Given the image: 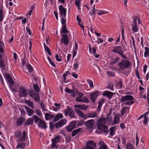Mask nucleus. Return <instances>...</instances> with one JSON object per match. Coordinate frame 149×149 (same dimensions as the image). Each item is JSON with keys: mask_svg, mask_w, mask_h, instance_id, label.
Listing matches in <instances>:
<instances>
[{"mask_svg": "<svg viewBox=\"0 0 149 149\" xmlns=\"http://www.w3.org/2000/svg\"><path fill=\"white\" fill-rule=\"evenodd\" d=\"M134 97L131 95H125L123 96L120 99V101L121 102H127L124 103L125 105H131L134 103L133 101Z\"/></svg>", "mask_w": 149, "mask_h": 149, "instance_id": "f257e3e1", "label": "nucleus"}, {"mask_svg": "<svg viewBox=\"0 0 149 149\" xmlns=\"http://www.w3.org/2000/svg\"><path fill=\"white\" fill-rule=\"evenodd\" d=\"M118 65L120 70H123L129 67L130 62L128 60L123 59L118 63Z\"/></svg>", "mask_w": 149, "mask_h": 149, "instance_id": "f03ea898", "label": "nucleus"}, {"mask_svg": "<svg viewBox=\"0 0 149 149\" xmlns=\"http://www.w3.org/2000/svg\"><path fill=\"white\" fill-rule=\"evenodd\" d=\"M113 48L112 50L113 52L118 54L123 58H127V57L123 54L124 52L121 50V46H114L113 47Z\"/></svg>", "mask_w": 149, "mask_h": 149, "instance_id": "7ed1b4c3", "label": "nucleus"}, {"mask_svg": "<svg viewBox=\"0 0 149 149\" xmlns=\"http://www.w3.org/2000/svg\"><path fill=\"white\" fill-rule=\"evenodd\" d=\"M28 93V89L23 87H20L18 91V94L20 97H25Z\"/></svg>", "mask_w": 149, "mask_h": 149, "instance_id": "20e7f679", "label": "nucleus"}, {"mask_svg": "<svg viewBox=\"0 0 149 149\" xmlns=\"http://www.w3.org/2000/svg\"><path fill=\"white\" fill-rule=\"evenodd\" d=\"M29 95L33 99L35 102L39 103L40 100V97L38 93H36L33 91L31 90L29 91Z\"/></svg>", "mask_w": 149, "mask_h": 149, "instance_id": "39448f33", "label": "nucleus"}, {"mask_svg": "<svg viewBox=\"0 0 149 149\" xmlns=\"http://www.w3.org/2000/svg\"><path fill=\"white\" fill-rule=\"evenodd\" d=\"M96 146V143L93 141L89 140L86 143V146L84 149H94Z\"/></svg>", "mask_w": 149, "mask_h": 149, "instance_id": "423d86ee", "label": "nucleus"}, {"mask_svg": "<svg viewBox=\"0 0 149 149\" xmlns=\"http://www.w3.org/2000/svg\"><path fill=\"white\" fill-rule=\"evenodd\" d=\"M61 137L59 136H57L52 140V144L51 147L52 148H54L56 147V145L59 142Z\"/></svg>", "mask_w": 149, "mask_h": 149, "instance_id": "0eeeda50", "label": "nucleus"}, {"mask_svg": "<svg viewBox=\"0 0 149 149\" xmlns=\"http://www.w3.org/2000/svg\"><path fill=\"white\" fill-rule=\"evenodd\" d=\"M95 121L93 119L88 120L85 122L86 126L89 129H93L95 126Z\"/></svg>", "mask_w": 149, "mask_h": 149, "instance_id": "6e6552de", "label": "nucleus"}, {"mask_svg": "<svg viewBox=\"0 0 149 149\" xmlns=\"http://www.w3.org/2000/svg\"><path fill=\"white\" fill-rule=\"evenodd\" d=\"M60 14L62 17H65L66 16L67 9L64 8L62 5H60L58 7Z\"/></svg>", "mask_w": 149, "mask_h": 149, "instance_id": "1a4fd4ad", "label": "nucleus"}, {"mask_svg": "<svg viewBox=\"0 0 149 149\" xmlns=\"http://www.w3.org/2000/svg\"><path fill=\"white\" fill-rule=\"evenodd\" d=\"M74 111L78 116L84 119H86L87 117L86 115L84 114L80 110L77 109H75Z\"/></svg>", "mask_w": 149, "mask_h": 149, "instance_id": "9d476101", "label": "nucleus"}, {"mask_svg": "<svg viewBox=\"0 0 149 149\" xmlns=\"http://www.w3.org/2000/svg\"><path fill=\"white\" fill-rule=\"evenodd\" d=\"M99 94L98 91H95L90 95L91 100L94 103L97 97Z\"/></svg>", "mask_w": 149, "mask_h": 149, "instance_id": "9b49d317", "label": "nucleus"}, {"mask_svg": "<svg viewBox=\"0 0 149 149\" xmlns=\"http://www.w3.org/2000/svg\"><path fill=\"white\" fill-rule=\"evenodd\" d=\"M98 127H99L104 125V124L107 123L105 118H100L97 122Z\"/></svg>", "mask_w": 149, "mask_h": 149, "instance_id": "f8f14e48", "label": "nucleus"}, {"mask_svg": "<svg viewBox=\"0 0 149 149\" xmlns=\"http://www.w3.org/2000/svg\"><path fill=\"white\" fill-rule=\"evenodd\" d=\"M76 123L75 121H73L70 123L67 128L68 131L71 132L76 127Z\"/></svg>", "mask_w": 149, "mask_h": 149, "instance_id": "ddd939ff", "label": "nucleus"}, {"mask_svg": "<svg viewBox=\"0 0 149 149\" xmlns=\"http://www.w3.org/2000/svg\"><path fill=\"white\" fill-rule=\"evenodd\" d=\"M61 42L63 43L65 45H68L69 41L67 35L65 34H62L61 35Z\"/></svg>", "mask_w": 149, "mask_h": 149, "instance_id": "4468645a", "label": "nucleus"}, {"mask_svg": "<svg viewBox=\"0 0 149 149\" xmlns=\"http://www.w3.org/2000/svg\"><path fill=\"white\" fill-rule=\"evenodd\" d=\"M38 126L41 129H45L47 128V126L45 121L42 120H40L38 124Z\"/></svg>", "mask_w": 149, "mask_h": 149, "instance_id": "2eb2a0df", "label": "nucleus"}, {"mask_svg": "<svg viewBox=\"0 0 149 149\" xmlns=\"http://www.w3.org/2000/svg\"><path fill=\"white\" fill-rule=\"evenodd\" d=\"M25 146L26 144L24 142L18 141L16 146L17 148H20L22 149H23L25 148Z\"/></svg>", "mask_w": 149, "mask_h": 149, "instance_id": "dca6fc26", "label": "nucleus"}, {"mask_svg": "<svg viewBox=\"0 0 149 149\" xmlns=\"http://www.w3.org/2000/svg\"><path fill=\"white\" fill-rule=\"evenodd\" d=\"M102 95L103 96L107 97L111 99L112 97L113 93L111 92L107 91L103 92Z\"/></svg>", "mask_w": 149, "mask_h": 149, "instance_id": "f3484780", "label": "nucleus"}, {"mask_svg": "<svg viewBox=\"0 0 149 149\" xmlns=\"http://www.w3.org/2000/svg\"><path fill=\"white\" fill-rule=\"evenodd\" d=\"M98 145L99 146L98 149H108L107 146L103 141H100Z\"/></svg>", "mask_w": 149, "mask_h": 149, "instance_id": "a211bd4d", "label": "nucleus"}, {"mask_svg": "<svg viewBox=\"0 0 149 149\" xmlns=\"http://www.w3.org/2000/svg\"><path fill=\"white\" fill-rule=\"evenodd\" d=\"M80 62H79L78 60L75 59L74 61V63L73 65V68L74 70H77L79 68V66L80 65Z\"/></svg>", "mask_w": 149, "mask_h": 149, "instance_id": "6ab92c4d", "label": "nucleus"}, {"mask_svg": "<svg viewBox=\"0 0 149 149\" xmlns=\"http://www.w3.org/2000/svg\"><path fill=\"white\" fill-rule=\"evenodd\" d=\"M25 109L29 116H31L34 113V111L27 106L25 107Z\"/></svg>", "mask_w": 149, "mask_h": 149, "instance_id": "aec40b11", "label": "nucleus"}, {"mask_svg": "<svg viewBox=\"0 0 149 149\" xmlns=\"http://www.w3.org/2000/svg\"><path fill=\"white\" fill-rule=\"evenodd\" d=\"M129 107H123L121 111V115L123 116L127 112L128 113L129 111Z\"/></svg>", "mask_w": 149, "mask_h": 149, "instance_id": "412c9836", "label": "nucleus"}, {"mask_svg": "<svg viewBox=\"0 0 149 149\" xmlns=\"http://www.w3.org/2000/svg\"><path fill=\"white\" fill-rule=\"evenodd\" d=\"M23 69L25 70V69L28 70V71L30 73L31 72L33 71V69L30 64L26 65H24V66H23Z\"/></svg>", "mask_w": 149, "mask_h": 149, "instance_id": "4be33fe9", "label": "nucleus"}, {"mask_svg": "<svg viewBox=\"0 0 149 149\" xmlns=\"http://www.w3.org/2000/svg\"><path fill=\"white\" fill-rule=\"evenodd\" d=\"M26 133L25 131H23L22 134L19 138V141L24 142L26 139Z\"/></svg>", "mask_w": 149, "mask_h": 149, "instance_id": "5701e85b", "label": "nucleus"}, {"mask_svg": "<svg viewBox=\"0 0 149 149\" xmlns=\"http://www.w3.org/2000/svg\"><path fill=\"white\" fill-rule=\"evenodd\" d=\"M25 119L23 117H20L18 118L16 121V125L17 126L20 125L24 121Z\"/></svg>", "mask_w": 149, "mask_h": 149, "instance_id": "b1692460", "label": "nucleus"}, {"mask_svg": "<svg viewBox=\"0 0 149 149\" xmlns=\"http://www.w3.org/2000/svg\"><path fill=\"white\" fill-rule=\"evenodd\" d=\"M97 116V114L94 111H92L91 113H89L87 114V118H94L96 117Z\"/></svg>", "mask_w": 149, "mask_h": 149, "instance_id": "393cba45", "label": "nucleus"}, {"mask_svg": "<svg viewBox=\"0 0 149 149\" xmlns=\"http://www.w3.org/2000/svg\"><path fill=\"white\" fill-rule=\"evenodd\" d=\"M65 91L68 93H70L71 95L73 97L74 96L76 95L74 91L70 90L67 88H65Z\"/></svg>", "mask_w": 149, "mask_h": 149, "instance_id": "a878e982", "label": "nucleus"}, {"mask_svg": "<svg viewBox=\"0 0 149 149\" xmlns=\"http://www.w3.org/2000/svg\"><path fill=\"white\" fill-rule=\"evenodd\" d=\"M63 116L62 114L61 113H58L54 117L53 121L56 122L58 120L62 118Z\"/></svg>", "mask_w": 149, "mask_h": 149, "instance_id": "bb28decb", "label": "nucleus"}, {"mask_svg": "<svg viewBox=\"0 0 149 149\" xmlns=\"http://www.w3.org/2000/svg\"><path fill=\"white\" fill-rule=\"evenodd\" d=\"M132 31L133 33L137 32L139 29L138 27L137 26V24H132Z\"/></svg>", "mask_w": 149, "mask_h": 149, "instance_id": "cd10ccee", "label": "nucleus"}, {"mask_svg": "<svg viewBox=\"0 0 149 149\" xmlns=\"http://www.w3.org/2000/svg\"><path fill=\"white\" fill-rule=\"evenodd\" d=\"M104 100H102L98 102V106L97 108V110L99 112L101 110V108L104 103Z\"/></svg>", "mask_w": 149, "mask_h": 149, "instance_id": "c85d7f7f", "label": "nucleus"}, {"mask_svg": "<svg viewBox=\"0 0 149 149\" xmlns=\"http://www.w3.org/2000/svg\"><path fill=\"white\" fill-rule=\"evenodd\" d=\"M104 100H102L98 102V106L97 108V110L99 112L101 110V108L104 103Z\"/></svg>", "mask_w": 149, "mask_h": 149, "instance_id": "c756f323", "label": "nucleus"}, {"mask_svg": "<svg viewBox=\"0 0 149 149\" xmlns=\"http://www.w3.org/2000/svg\"><path fill=\"white\" fill-rule=\"evenodd\" d=\"M120 118L118 115H115L113 120V123L114 124H116L119 122Z\"/></svg>", "mask_w": 149, "mask_h": 149, "instance_id": "7c9ffc66", "label": "nucleus"}, {"mask_svg": "<svg viewBox=\"0 0 149 149\" xmlns=\"http://www.w3.org/2000/svg\"><path fill=\"white\" fill-rule=\"evenodd\" d=\"M33 123V118H29L26 121L25 125H31Z\"/></svg>", "mask_w": 149, "mask_h": 149, "instance_id": "2f4dec72", "label": "nucleus"}, {"mask_svg": "<svg viewBox=\"0 0 149 149\" xmlns=\"http://www.w3.org/2000/svg\"><path fill=\"white\" fill-rule=\"evenodd\" d=\"M4 14L3 11V7L1 6L0 9V22L3 20Z\"/></svg>", "mask_w": 149, "mask_h": 149, "instance_id": "473e14b6", "label": "nucleus"}, {"mask_svg": "<svg viewBox=\"0 0 149 149\" xmlns=\"http://www.w3.org/2000/svg\"><path fill=\"white\" fill-rule=\"evenodd\" d=\"M98 128L100 129L102 128V130L104 132H108V127L107 126L105 125H102V126L99 127Z\"/></svg>", "mask_w": 149, "mask_h": 149, "instance_id": "72a5a7b5", "label": "nucleus"}, {"mask_svg": "<svg viewBox=\"0 0 149 149\" xmlns=\"http://www.w3.org/2000/svg\"><path fill=\"white\" fill-rule=\"evenodd\" d=\"M120 60V58L118 57H115L112 61L110 62V64L111 65H113L116 63L118 61Z\"/></svg>", "mask_w": 149, "mask_h": 149, "instance_id": "f704fd0d", "label": "nucleus"}, {"mask_svg": "<svg viewBox=\"0 0 149 149\" xmlns=\"http://www.w3.org/2000/svg\"><path fill=\"white\" fill-rule=\"evenodd\" d=\"M54 116L53 115H50L48 113H46L45 114V118L47 120H48L50 119L53 118Z\"/></svg>", "mask_w": 149, "mask_h": 149, "instance_id": "c9c22d12", "label": "nucleus"}, {"mask_svg": "<svg viewBox=\"0 0 149 149\" xmlns=\"http://www.w3.org/2000/svg\"><path fill=\"white\" fill-rule=\"evenodd\" d=\"M69 32V31L66 28V26H62L61 30V33H68Z\"/></svg>", "mask_w": 149, "mask_h": 149, "instance_id": "e433bc0d", "label": "nucleus"}, {"mask_svg": "<svg viewBox=\"0 0 149 149\" xmlns=\"http://www.w3.org/2000/svg\"><path fill=\"white\" fill-rule=\"evenodd\" d=\"M145 51L144 53V56L147 57L149 56V48L145 47Z\"/></svg>", "mask_w": 149, "mask_h": 149, "instance_id": "4c0bfd02", "label": "nucleus"}, {"mask_svg": "<svg viewBox=\"0 0 149 149\" xmlns=\"http://www.w3.org/2000/svg\"><path fill=\"white\" fill-rule=\"evenodd\" d=\"M71 109H70L69 107H68L67 109H65L64 111V115L66 116H68L69 113H70V112L71 110Z\"/></svg>", "mask_w": 149, "mask_h": 149, "instance_id": "58836bf2", "label": "nucleus"}, {"mask_svg": "<svg viewBox=\"0 0 149 149\" xmlns=\"http://www.w3.org/2000/svg\"><path fill=\"white\" fill-rule=\"evenodd\" d=\"M106 122L107 124H108L112 121V117L110 116H108L106 118H105Z\"/></svg>", "mask_w": 149, "mask_h": 149, "instance_id": "ea45409f", "label": "nucleus"}, {"mask_svg": "<svg viewBox=\"0 0 149 149\" xmlns=\"http://www.w3.org/2000/svg\"><path fill=\"white\" fill-rule=\"evenodd\" d=\"M44 45L45 52H47L49 55H51V53L50 52V51L48 47L47 46H46V44L45 43H44Z\"/></svg>", "mask_w": 149, "mask_h": 149, "instance_id": "a19ab883", "label": "nucleus"}, {"mask_svg": "<svg viewBox=\"0 0 149 149\" xmlns=\"http://www.w3.org/2000/svg\"><path fill=\"white\" fill-rule=\"evenodd\" d=\"M75 3L77 6V8L79 10H81L80 6L81 5V1L80 0H75Z\"/></svg>", "mask_w": 149, "mask_h": 149, "instance_id": "79ce46f5", "label": "nucleus"}, {"mask_svg": "<svg viewBox=\"0 0 149 149\" xmlns=\"http://www.w3.org/2000/svg\"><path fill=\"white\" fill-rule=\"evenodd\" d=\"M33 117L35 123H37L38 121L40 122V120H42L40 118L36 115H33Z\"/></svg>", "mask_w": 149, "mask_h": 149, "instance_id": "37998d69", "label": "nucleus"}, {"mask_svg": "<svg viewBox=\"0 0 149 149\" xmlns=\"http://www.w3.org/2000/svg\"><path fill=\"white\" fill-rule=\"evenodd\" d=\"M81 130L80 128H78L77 130H74L72 132V136H75L77 133Z\"/></svg>", "mask_w": 149, "mask_h": 149, "instance_id": "c03bdc74", "label": "nucleus"}, {"mask_svg": "<svg viewBox=\"0 0 149 149\" xmlns=\"http://www.w3.org/2000/svg\"><path fill=\"white\" fill-rule=\"evenodd\" d=\"M108 12L104 10H100L99 11V12L97 13V14L99 15H104L105 14H107L109 13Z\"/></svg>", "mask_w": 149, "mask_h": 149, "instance_id": "a18cd8bd", "label": "nucleus"}, {"mask_svg": "<svg viewBox=\"0 0 149 149\" xmlns=\"http://www.w3.org/2000/svg\"><path fill=\"white\" fill-rule=\"evenodd\" d=\"M81 102L88 103L89 101L86 97L84 96L82 97Z\"/></svg>", "mask_w": 149, "mask_h": 149, "instance_id": "49530a36", "label": "nucleus"}, {"mask_svg": "<svg viewBox=\"0 0 149 149\" xmlns=\"http://www.w3.org/2000/svg\"><path fill=\"white\" fill-rule=\"evenodd\" d=\"M64 17H62L61 20V22L62 25V26H66V20L64 18Z\"/></svg>", "mask_w": 149, "mask_h": 149, "instance_id": "de8ad7c7", "label": "nucleus"}, {"mask_svg": "<svg viewBox=\"0 0 149 149\" xmlns=\"http://www.w3.org/2000/svg\"><path fill=\"white\" fill-rule=\"evenodd\" d=\"M33 87L35 91L37 92H39L40 89L37 84L33 85Z\"/></svg>", "mask_w": 149, "mask_h": 149, "instance_id": "09e8293b", "label": "nucleus"}, {"mask_svg": "<svg viewBox=\"0 0 149 149\" xmlns=\"http://www.w3.org/2000/svg\"><path fill=\"white\" fill-rule=\"evenodd\" d=\"M70 113H69L68 116H69L70 118H75V117L74 116V111L71 110L70 111Z\"/></svg>", "mask_w": 149, "mask_h": 149, "instance_id": "8fccbe9b", "label": "nucleus"}, {"mask_svg": "<svg viewBox=\"0 0 149 149\" xmlns=\"http://www.w3.org/2000/svg\"><path fill=\"white\" fill-rule=\"evenodd\" d=\"M55 126L56 127V128L57 129L58 128H60L62 127L63 126V125H62L60 123V121H59L55 123Z\"/></svg>", "mask_w": 149, "mask_h": 149, "instance_id": "3c124183", "label": "nucleus"}, {"mask_svg": "<svg viewBox=\"0 0 149 149\" xmlns=\"http://www.w3.org/2000/svg\"><path fill=\"white\" fill-rule=\"evenodd\" d=\"M27 103L28 106L32 108H34V104L33 102L27 101L26 102Z\"/></svg>", "mask_w": 149, "mask_h": 149, "instance_id": "603ef678", "label": "nucleus"}, {"mask_svg": "<svg viewBox=\"0 0 149 149\" xmlns=\"http://www.w3.org/2000/svg\"><path fill=\"white\" fill-rule=\"evenodd\" d=\"M88 84L89 85L90 87H93V83L92 81L90 79H88L87 80Z\"/></svg>", "mask_w": 149, "mask_h": 149, "instance_id": "864d4df0", "label": "nucleus"}, {"mask_svg": "<svg viewBox=\"0 0 149 149\" xmlns=\"http://www.w3.org/2000/svg\"><path fill=\"white\" fill-rule=\"evenodd\" d=\"M115 128L113 127H112L110 129V134L111 136L114 135V131Z\"/></svg>", "mask_w": 149, "mask_h": 149, "instance_id": "5fc2aeb1", "label": "nucleus"}, {"mask_svg": "<svg viewBox=\"0 0 149 149\" xmlns=\"http://www.w3.org/2000/svg\"><path fill=\"white\" fill-rule=\"evenodd\" d=\"M35 111L36 114L39 117H41L42 116V115L41 111L37 109H36Z\"/></svg>", "mask_w": 149, "mask_h": 149, "instance_id": "6e6d98bb", "label": "nucleus"}, {"mask_svg": "<svg viewBox=\"0 0 149 149\" xmlns=\"http://www.w3.org/2000/svg\"><path fill=\"white\" fill-rule=\"evenodd\" d=\"M88 107L87 106L84 105H81L80 109L86 111Z\"/></svg>", "mask_w": 149, "mask_h": 149, "instance_id": "4d7b16f0", "label": "nucleus"}, {"mask_svg": "<svg viewBox=\"0 0 149 149\" xmlns=\"http://www.w3.org/2000/svg\"><path fill=\"white\" fill-rule=\"evenodd\" d=\"M0 66L2 68L5 69V68L4 64L2 60H1L0 61Z\"/></svg>", "mask_w": 149, "mask_h": 149, "instance_id": "13d9d810", "label": "nucleus"}, {"mask_svg": "<svg viewBox=\"0 0 149 149\" xmlns=\"http://www.w3.org/2000/svg\"><path fill=\"white\" fill-rule=\"evenodd\" d=\"M59 121L63 126L66 123V120L65 119L61 120Z\"/></svg>", "mask_w": 149, "mask_h": 149, "instance_id": "bf43d9fd", "label": "nucleus"}, {"mask_svg": "<svg viewBox=\"0 0 149 149\" xmlns=\"http://www.w3.org/2000/svg\"><path fill=\"white\" fill-rule=\"evenodd\" d=\"M40 106H41V108L42 109V111H46V110H45V105L43 104L42 103H41L40 104Z\"/></svg>", "mask_w": 149, "mask_h": 149, "instance_id": "052dcab7", "label": "nucleus"}, {"mask_svg": "<svg viewBox=\"0 0 149 149\" xmlns=\"http://www.w3.org/2000/svg\"><path fill=\"white\" fill-rule=\"evenodd\" d=\"M114 72H113L108 71L107 74L108 75L110 76H114Z\"/></svg>", "mask_w": 149, "mask_h": 149, "instance_id": "680f3d73", "label": "nucleus"}, {"mask_svg": "<svg viewBox=\"0 0 149 149\" xmlns=\"http://www.w3.org/2000/svg\"><path fill=\"white\" fill-rule=\"evenodd\" d=\"M144 118V119L143 121V123L145 125H146L147 123H148V118L146 117H145V118Z\"/></svg>", "mask_w": 149, "mask_h": 149, "instance_id": "e2e57ef3", "label": "nucleus"}, {"mask_svg": "<svg viewBox=\"0 0 149 149\" xmlns=\"http://www.w3.org/2000/svg\"><path fill=\"white\" fill-rule=\"evenodd\" d=\"M55 58L56 59V60L58 62H60L61 61V59L60 58H61V56H60V57H59V56L57 54H56L55 56Z\"/></svg>", "mask_w": 149, "mask_h": 149, "instance_id": "0e129e2a", "label": "nucleus"}, {"mask_svg": "<svg viewBox=\"0 0 149 149\" xmlns=\"http://www.w3.org/2000/svg\"><path fill=\"white\" fill-rule=\"evenodd\" d=\"M15 135L17 137L19 138L21 135V132H16Z\"/></svg>", "mask_w": 149, "mask_h": 149, "instance_id": "69168bd1", "label": "nucleus"}, {"mask_svg": "<svg viewBox=\"0 0 149 149\" xmlns=\"http://www.w3.org/2000/svg\"><path fill=\"white\" fill-rule=\"evenodd\" d=\"M72 52L73 53L72 58H74L77 54V50L73 49L72 50Z\"/></svg>", "mask_w": 149, "mask_h": 149, "instance_id": "338daca9", "label": "nucleus"}, {"mask_svg": "<svg viewBox=\"0 0 149 149\" xmlns=\"http://www.w3.org/2000/svg\"><path fill=\"white\" fill-rule=\"evenodd\" d=\"M82 97H77L76 99V101L77 102H81Z\"/></svg>", "mask_w": 149, "mask_h": 149, "instance_id": "774afa93", "label": "nucleus"}]
</instances>
